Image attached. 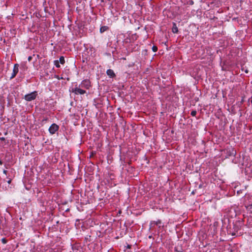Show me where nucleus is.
I'll return each mask as SVG.
<instances>
[{
    "mask_svg": "<svg viewBox=\"0 0 252 252\" xmlns=\"http://www.w3.org/2000/svg\"><path fill=\"white\" fill-rule=\"evenodd\" d=\"M38 95L37 91H33L30 94H27L24 96V99L28 101L35 99Z\"/></svg>",
    "mask_w": 252,
    "mask_h": 252,
    "instance_id": "1",
    "label": "nucleus"
},
{
    "mask_svg": "<svg viewBox=\"0 0 252 252\" xmlns=\"http://www.w3.org/2000/svg\"><path fill=\"white\" fill-rule=\"evenodd\" d=\"M91 87V82L88 79L83 80L79 84V87L89 89Z\"/></svg>",
    "mask_w": 252,
    "mask_h": 252,
    "instance_id": "2",
    "label": "nucleus"
},
{
    "mask_svg": "<svg viewBox=\"0 0 252 252\" xmlns=\"http://www.w3.org/2000/svg\"><path fill=\"white\" fill-rule=\"evenodd\" d=\"M72 92L76 94H83L86 93V91L81 89V87H79L76 85L75 87L72 89Z\"/></svg>",
    "mask_w": 252,
    "mask_h": 252,
    "instance_id": "3",
    "label": "nucleus"
},
{
    "mask_svg": "<svg viewBox=\"0 0 252 252\" xmlns=\"http://www.w3.org/2000/svg\"><path fill=\"white\" fill-rule=\"evenodd\" d=\"M59 126L56 124H53L49 128V131L51 134H54L58 130Z\"/></svg>",
    "mask_w": 252,
    "mask_h": 252,
    "instance_id": "4",
    "label": "nucleus"
},
{
    "mask_svg": "<svg viewBox=\"0 0 252 252\" xmlns=\"http://www.w3.org/2000/svg\"><path fill=\"white\" fill-rule=\"evenodd\" d=\"M19 65L18 63H16L14 65L13 72L10 78V79L14 78L18 73L19 71Z\"/></svg>",
    "mask_w": 252,
    "mask_h": 252,
    "instance_id": "5",
    "label": "nucleus"
},
{
    "mask_svg": "<svg viewBox=\"0 0 252 252\" xmlns=\"http://www.w3.org/2000/svg\"><path fill=\"white\" fill-rule=\"evenodd\" d=\"M161 220H158L157 221H151L150 224V228L154 227L155 225L158 226V228H160L161 227H163V225H161Z\"/></svg>",
    "mask_w": 252,
    "mask_h": 252,
    "instance_id": "6",
    "label": "nucleus"
},
{
    "mask_svg": "<svg viewBox=\"0 0 252 252\" xmlns=\"http://www.w3.org/2000/svg\"><path fill=\"white\" fill-rule=\"evenodd\" d=\"M226 154L228 157H235L236 152L233 148H230L226 150Z\"/></svg>",
    "mask_w": 252,
    "mask_h": 252,
    "instance_id": "7",
    "label": "nucleus"
},
{
    "mask_svg": "<svg viewBox=\"0 0 252 252\" xmlns=\"http://www.w3.org/2000/svg\"><path fill=\"white\" fill-rule=\"evenodd\" d=\"M106 74L110 78H114L116 76L114 71L111 69H109L107 70Z\"/></svg>",
    "mask_w": 252,
    "mask_h": 252,
    "instance_id": "8",
    "label": "nucleus"
},
{
    "mask_svg": "<svg viewBox=\"0 0 252 252\" xmlns=\"http://www.w3.org/2000/svg\"><path fill=\"white\" fill-rule=\"evenodd\" d=\"M245 170L246 172L248 174H250L251 176H252V166L246 167Z\"/></svg>",
    "mask_w": 252,
    "mask_h": 252,
    "instance_id": "9",
    "label": "nucleus"
},
{
    "mask_svg": "<svg viewBox=\"0 0 252 252\" xmlns=\"http://www.w3.org/2000/svg\"><path fill=\"white\" fill-rule=\"evenodd\" d=\"M108 29H109V28L108 26H101L100 28V32L101 33H103L104 32L107 31Z\"/></svg>",
    "mask_w": 252,
    "mask_h": 252,
    "instance_id": "10",
    "label": "nucleus"
},
{
    "mask_svg": "<svg viewBox=\"0 0 252 252\" xmlns=\"http://www.w3.org/2000/svg\"><path fill=\"white\" fill-rule=\"evenodd\" d=\"M178 32V28L176 26V25L175 23L173 24V26L172 28V32L173 33H177Z\"/></svg>",
    "mask_w": 252,
    "mask_h": 252,
    "instance_id": "11",
    "label": "nucleus"
},
{
    "mask_svg": "<svg viewBox=\"0 0 252 252\" xmlns=\"http://www.w3.org/2000/svg\"><path fill=\"white\" fill-rule=\"evenodd\" d=\"M59 61L58 60H55L54 61V65L57 67H60V63H59Z\"/></svg>",
    "mask_w": 252,
    "mask_h": 252,
    "instance_id": "12",
    "label": "nucleus"
},
{
    "mask_svg": "<svg viewBox=\"0 0 252 252\" xmlns=\"http://www.w3.org/2000/svg\"><path fill=\"white\" fill-rule=\"evenodd\" d=\"M59 62L61 63V64H64V63H65V61H64V57L63 56H61L60 57V61H59Z\"/></svg>",
    "mask_w": 252,
    "mask_h": 252,
    "instance_id": "13",
    "label": "nucleus"
},
{
    "mask_svg": "<svg viewBox=\"0 0 252 252\" xmlns=\"http://www.w3.org/2000/svg\"><path fill=\"white\" fill-rule=\"evenodd\" d=\"M196 113L197 112L196 110H192L191 111L190 114L192 116L194 117L195 116Z\"/></svg>",
    "mask_w": 252,
    "mask_h": 252,
    "instance_id": "14",
    "label": "nucleus"
},
{
    "mask_svg": "<svg viewBox=\"0 0 252 252\" xmlns=\"http://www.w3.org/2000/svg\"><path fill=\"white\" fill-rule=\"evenodd\" d=\"M152 50L154 52H157L158 51V47L156 46H153L152 47Z\"/></svg>",
    "mask_w": 252,
    "mask_h": 252,
    "instance_id": "15",
    "label": "nucleus"
},
{
    "mask_svg": "<svg viewBox=\"0 0 252 252\" xmlns=\"http://www.w3.org/2000/svg\"><path fill=\"white\" fill-rule=\"evenodd\" d=\"M1 242L3 244H5L7 243V240L5 238H3L1 239Z\"/></svg>",
    "mask_w": 252,
    "mask_h": 252,
    "instance_id": "16",
    "label": "nucleus"
},
{
    "mask_svg": "<svg viewBox=\"0 0 252 252\" xmlns=\"http://www.w3.org/2000/svg\"><path fill=\"white\" fill-rule=\"evenodd\" d=\"M32 56H29L28 58V60L29 62H30L32 60Z\"/></svg>",
    "mask_w": 252,
    "mask_h": 252,
    "instance_id": "17",
    "label": "nucleus"
},
{
    "mask_svg": "<svg viewBox=\"0 0 252 252\" xmlns=\"http://www.w3.org/2000/svg\"><path fill=\"white\" fill-rule=\"evenodd\" d=\"M0 140L4 141V140H5V138L4 137H0Z\"/></svg>",
    "mask_w": 252,
    "mask_h": 252,
    "instance_id": "18",
    "label": "nucleus"
},
{
    "mask_svg": "<svg viewBox=\"0 0 252 252\" xmlns=\"http://www.w3.org/2000/svg\"><path fill=\"white\" fill-rule=\"evenodd\" d=\"M3 173L5 174H6L7 173V171L5 170H4L3 171Z\"/></svg>",
    "mask_w": 252,
    "mask_h": 252,
    "instance_id": "19",
    "label": "nucleus"
},
{
    "mask_svg": "<svg viewBox=\"0 0 252 252\" xmlns=\"http://www.w3.org/2000/svg\"><path fill=\"white\" fill-rule=\"evenodd\" d=\"M245 72L246 73H248V72H249V70H248V69H246V70H245Z\"/></svg>",
    "mask_w": 252,
    "mask_h": 252,
    "instance_id": "20",
    "label": "nucleus"
},
{
    "mask_svg": "<svg viewBox=\"0 0 252 252\" xmlns=\"http://www.w3.org/2000/svg\"><path fill=\"white\" fill-rule=\"evenodd\" d=\"M11 180L10 179V180H9L7 181V183H8V184H10V183H11Z\"/></svg>",
    "mask_w": 252,
    "mask_h": 252,
    "instance_id": "21",
    "label": "nucleus"
},
{
    "mask_svg": "<svg viewBox=\"0 0 252 252\" xmlns=\"http://www.w3.org/2000/svg\"><path fill=\"white\" fill-rule=\"evenodd\" d=\"M2 164V161L0 159V165Z\"/></svg>",
    "mask_w": 252,
    "mask_h": 252,
    "instance_id": "22",
    "label": "nucleus"
},
{
    "mask_svg": "<svg viewBox=\"0 0 252 252\" xmlns=\"http://www.w3.org/2000/svg\"><path fill=\"white\" fill-rule=\"evenodd\" d=\"M249 100L251 101V103L252 104V99H249Z\"/></svg>",
    "mask_w": 252,
    "mask_h": 252,
    "instance_id": "23",
    "label": "nucleus"
},
{
    "mask_svg": "<svg viewBox=\"0 0 252 252\" xmlns=\"http://www.w3.org/2000/svg\"><path fill=\"white\" fill-rule=\"evenodd\" d=\"M47 120V119L46 118V119H45L44 120L46 121Z\"/></svg>",
    "mask_w": 252,
    "mask_h": 252,
    "instance_id": "24",
    "label": "nucleus"
},
{
    "mask_svg": "<svg viewBox=\"0 0 252 252\" xmlns=\"http://www.w3.org/2000/svg\"><path fill=\"white\" fill-rule=\"evenodd\" d=\"M250 99H252V96L251 97Z\"/></svg>",
    "mask_w": 252,
    "mask_h": 252,
    "instance_id": "25",
    "label": "nucleus"
}]
</instances>
